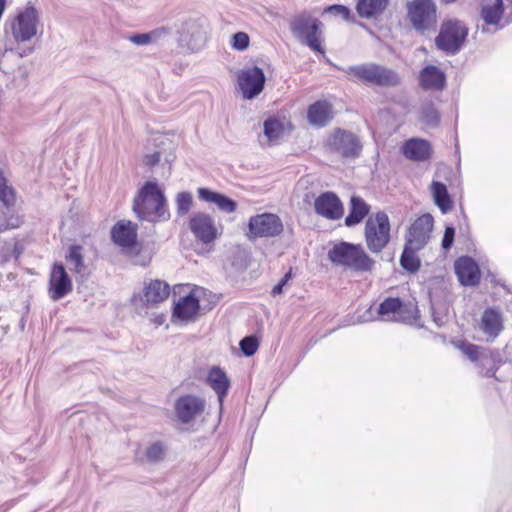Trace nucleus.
Listing matches in <instances>:
<instances>
[{
	"label": "nucleus",
	"mask_w": 512,
	"mask_h": 512,
	"mask_svg": "<svg viewBox=\"0 0 512 512\" xmlns=\"http://www.w3.org/2000/svg\"><path fill=\"white\" fill-rule=\"evenodd\" d=\"M133 210L141 220L165 221L170 217L163 192L155 182H147L134 199Z\"/></svg>",
	"instance_id": "1"
},
{
	"label": "nucleus",
	"mask_w": 512,
	"mask_h": 512,
	"mask_svg": "<svg viewBox=\"0 0 512 512\" xmlns=\"http://www.w3.org/2000/svg\"><path fill=\"white\" fill-rule=\"evenodd\" d=\"M328 258L333 264L355 272L371 271L375 264L361 245L347 242L335 244L329 250Z\"/></svg>",
	"instance_id": "2"
},
{
	"label": "nucleus",
	"mask_w": 512,
	"mask_h": 512,
	"mask_svg": "<svg viewBox=\"0 0 512 512\" xmlns=\"http://www.w3.org/2000/svg\"><path fill=\"white\" fill-rule=\"evenodd\" d=\"M344 71L351 80L369 85L389 87L395 86L400 82L396 72L376 63L349 66Z\"/></svg>",
	"instance_id": "3"
},
{
	"label": "nucleus",
	"mask_w": 512,
	"mask_h": 512,
	"mask_svg": "<svg viewBox=\"0 0 512 512\" xmlns=\"http://www.w3.org/2000/svg\"><path fill=\"white\" fill-rule=\"evenodd\" d=\"M322 23L307 13H302L291 22L293 35L315 52L324 54L322 47Z\"/></svg>",
	"instance_id": "4"
},
{
	"label": "nucleus",
	"mask_w": 512,
	"mask_h": 512,
	"mask_svg": "<svg viewBox=\"0 0 512 512\" xmlns=\"http://www.w3.org/2000/svg\"><path fill=\"white\" fill-rule=\"evenodd\" d=\"M390 221L385 212H377L368 217L365 224V241L372 253H380L390 242Z\"/></svg>",
	"instance_id": "5"
},
{
	"label": "nucleus",
	"mask_w": 512,
	"mask_h": 512,
	"mask_svg": "<svg viewBox=\"0 0 512 512\" xmlns=\"http://www.w3.org/2000/svg\"><path fill=\"white\" fill-rule=\"evenodd\" d=\"M209 26L204 20L190 19L181 24L177 31V42L183 49L196 52L201 50L208 39Z\"/></svg>",
	"instance_id": "6"
},
{
	"label": "nucleus",
	"mask_w": 512,
	"mask_h": 512,
	"mask_svg": "<svg viewBox=\"0 0 512 512\" xmlns=\"http://www.w3.org/2000/svg\"><path fill=\"white\" fill-rule=\"evenodd\" d=\"M408 18L420 32L433 29L437 22V8L432 0H412L407 4Z\"/></svg>",
	"instance_id": "7"
},
{
	"label": "nucleus",
	"mask_w": 512,
	"mask_h": 512,
	"mask_svg": "<svg viewBox=\"0 0 512 512\" xmlns=\"http://www.w3.org/2000/svg\"><path fill=\"white\" fill-rule=\"evenodd\" d=\"M467 28L462 22L449 20L443 23L439 35L435 39L436 46L447 53L459 51L467 36Z\"/></svg>",
	"instance_id": "8"
},
{
	"label": "nucleus",
	"mask_w": 512,
	"mask_h": 512,
	"mask_svg": "<svg viewBox=\"0 0 512 512\" xmlns=\"http://www.w3.org/2000/svg\"><path fill=\"white\" fill-rule=\"evenodd\" d=\"M378 315L383 321L412 323L417 317L415 304L403 303L398 298H387L378 307Z\"/></svg>",
	"instance_id": "9"
},
{
	"label": "nucleus",
	"mask_w": 512,
	"mask_h": 512,
	"mask_svg": "<svg viewBox=\"0 0 512 512\" xmlns=\"http://www.w3.org/2000/svg\"><path fill=\"white\" fill-rule=\"evenodd\" d=\"M265 82L264 70L256 65L244 67L237 75L239 90L246 100L256 98L263 91Z\"/></svg>",
	"instance_id": "10"
},
{
	"label": "nucleus",
	"mask_w": 512,
	"mask_h": 512,
	"mask_svg": "<svg viewBox=\"0 0 512 512\" xmlns=\"http://www.w3.org/2000/svg\"><path fill=\"white\" fill-rule=\"evenodd\" d=\"M39 24V15L37 10L32 7H26L19 12L11 23L12 36L17 42H26L37 34Z\"/></svg>",
	"instance_id": "11"
},
{
	"label": "nucleus",
	"mask_w": 512,
	"mask_h": 512,
	"mask_svg": "<svg viewBox=\"0 0 512 512\" xmlns=\"http://www.w3.org/2000/svg\"><path fill=\"white\" fill-rule=\"evenodd\" d=\"M249 238L275 237L282 233L283 223L273 213L252 216L248 223Z\"/></svg>",
	"instance_id": "12"
},
{
	"label": "nucleus",
	"mask_w": 512,
	"mask_h": 512,
	"mask_svg": "<svg viewBox=\"0 0 512 512\" xmlns=\"http://www.w3.org/2000/svg\"><path fill=\"white\" fill-rule=\"evenodd\" d=\"M434 219L430 214H423L415 219L407 228L405 244L423 249L431 239Z\"/></svg>",
	"instance_id": "13"
},
{
	"label": "nucleus",
	"mask_w": 512,
	"mask_h": 512,
	"mask_svg": "<svg viewBox=\"0 0 512 512\" xmlns=\"http://www.w3.org/2000/svg\"><path fill=\"white\" fill-rule=\"evenodd\" d=\"M188 226L194 237L204 244L214 242L219 236L214 219L204 212L192 214Z\"/></svg>",
	"instance_id": "14"
},
{
	"label": "nucleus",
	"mask_w": 512,
	"mask_h": 512,
	"mask_svg": "<svg viewBox=\"0 0 512 512\" xmlns=\"http://www.w3.org/2000/svg\"><path fill=\"white\" fill-rule=\"evenodd\" d=\"M327 145L344 157H356L362 149L360 140L355 134L341 129L335 130L330 135Z\"/></svg>",
	"instance_id": "15"
},
{
	"label": "nucleus",
	"mask_w": 512,
	"mask_h": 512,
	"mask_svg": "<svg viewBox=\"0 0 512 512\" xmlns=\"http://www.w3.org/2000/svg\"><path fill=\"white\" fill-rule=\"evenodd\" d=\"M73 289L72 280L65 267L56 263L53 265L48 285V294L53 301L60 300L67 296Z\"/></svg>",
	"instance_id": "16"
},
{
	"label": "nucleus",
	"mask_w": 512,
	"mask_h": 512,
	"mask_svg": "<svg viewBox=\"0 0 512 512\" xmlns=\"http://www.w3.org/2000/svg\"><path fill=\"white\" fill-rule=\"evenodd\" d=\"M199 309L197 291L192 290L175 301L172 318L181 322L194 321L199 314Z\"/></svg>",
	"instance_id": "17"
},
{
	"label": "nucleus",
	"mask_w": 512,
	"mask_h": 512,
	"mask_svg": "<svg viewBox=\"0 0 512 512\" xmlns=\"http://www.w3.org/2000/svg\"><path fill=\"white\" fill-rule=\"evenodd\" d=\"M205 406V400L201 397L185 395L177 400L175 411L182 423H190L204 412Z\"/></svg>",
	"instance_id": "18"
},
{
	"label": "nucleus",
	"mask_w": 512,
	"mask_h": 512,
	"mask_svg": "<svg viewBox=\"0 0 512 512\" xmlns=\"http://www.w3.org/2000/svg\"><path fill=\"white\" fill-rule=\"evenodd\" d=\"M317 214L331 220L340 219L343 216V205L338 196L332 192L319 195L314 202Z\"/></svg>",
	"instance_id": "19"
},
{
	"label": "nucleus",
	"mask_w": 512,
	"mask_h": 512,
	"mask_svg": "<svg viewBox=\"0 0 512 512\" xmlns=\"http://www.w3.org/2000/svg\"><path fill=\"white\" fill-rule=\"evenodd\" d=\"M455 273L462 285L473 286L480 280L478 265L470 257H461L455 262Z\"/></svg>",
	"instance_id": "20"
},
{
	"label": "nucleus",
	"mask_w": 512,
	"mask_h": 512,
	"mask_svg": "<svg viewBox=\"0 0 512 512\" xmlns=\"http://www.w3.org/2000/svg\"><path fill=\"white\" fill-rule=\"evenodd\" d=\"M169 294L170 287L167 283L154 280L144 287L143 294L139 297V301L145 306H155L167 299Z\"/></svg>",
	"instance_id": "21"
},
{
	"label": "nucleus",
	"mask_w": 512,
	"mask_h": 512,
	"mask_svg": "<svg viewBox=\"0 0 512 512\" xmlns=\"http://www.w3.org/2000/svg\"><path fill=\"white\" fill-rule=\"evenodd\" d=\"M111 235L117 245L130 248L136 244L137 226L131 221H119L112 228Z\"/></svg>",
	"instance_id": "22"
},
{
	"label": "nucleus",
	"mask_w": 512,
	"mask_h": 512,
	"mask_svg": "<svg viewBox=\"0 0 512 512\" xmlns=\"http://www.w3.org/2000/svg\"><path fill=\"white\" fill-rule=\"evenodd\" d=\"M197 194L200 200L215 204L222 212L233 213L236 211L237 203L224 194L207 188H198Z\"/></svg>",
	"instance_id": "23"
},
{
	"label": "nucleus",
	"mask_w": 512,
	"mask_h": 512,
	"mask_svg": "<svg viewBox=\"0 0 512 512\" xmlns=\"http://www.w3.org/2000/svg\"><path fill=\"white\" fill-rule=\"evenodd\" d=\"M402 152L410 160L424 161L429 158L431 147L426 140L412 138L404 143Z\"/></svg>",
	"instance_id": "24"
},
{
	"label": "nucleus",
	"mask_w": 512,
	"mask_h": 512,
	"mask_svg": "<svg viewBox=\"0 0 512 512\" xmlns=\"http://www.w3.org/2000/svg\"><path fill=\"white\" fill-rule=\"evenodd\" d=\"M207 383L217 394L219 403L222 405L230 387V381L226 373L219 367H212L207 375Z\"/></svg>",
	"instance_id": "25"
},
{
	"label": "nucleus",
	"mask_w": 512,
	"mask_h": 512,
	"mask_svg": "<svg viewBox=\"0 0 512 512\" xmlns=\"http://www.w3.org/2000/svg\"><path fill=\"white\" fill-rule=\"evenodd\" d=\"M308 121L314 126H325L332 119V107L327 101H317L308 109Z\"/></svg>",
	"instance_id": "26"
},
{
	"label": "nucleus",
	"mask_w": 512,
	"mask_h": 512,
	"mask_svg": "<svg viewBox=\"0 0 512 512\" xmlns=\"http://www.w3.org/2000/svg\"><path fill=\"white\" fill-rule=\"evenodd\" d=\"M420 83L424 89L440 90L445 85V74L436 66H427L420 73Z\"/></svg>",
	"instance_id": "27"
},
{
	"label": "nucleus",
	"mask_w": 512,
	"mask_h": 512,
	"mask_svg": "<svg viewBox=\"0 0 512 512\" xmlns=\"http://www.w3.org/2000/svg\"><path fill=\"white\" fill-rule=\"evenodd\" d=\"M481 329L490 340H494L503 329L500 313L493 309L485 310L482 315Z\"/></svg>",
	"instance_id": "28"
},
{
	"label": "nucleus",
	"mask_w": 512,
	"mask_h": 512,
	"mask_svg": "<svg viewBox=\"0 0 512 512\" xmlns=\"http://www.w3.org/2000/svg\"><path fill=\"white\" fill-rule=\"evenodd\" d=\"M388 5V0H358L356 10L361 18L371 19L381 15Z\"/></svg>",
	"instance_id": "29"
},
{
	"label": "nucleus",
	"mask_w": 512,
	"mask_h": 512,
	"mask_svg": "<svg viewBox=\"0 0 512 512\" xmlns=\"http://www.w3.org/2000/svg\"><path fill=\"white\" fill-rule=\"evenodd\" d=\"M369 210V206L363 199L353 196L350 201V212L345 219V224L350 227L360 223L368 215Z\"/></svg>",
	"instance_id": "30"
},
{
	"label": "nucleus",
	"mask_w": 512,
	"mask_h": 512,
	"mask_svg": "<svg viewBox=\"0 0 512 512\" xmlns=\"http://www.w3.org/2000/svg\"><path fill=\"white\" fill-rule=\"evenodd\" d=\"M431 191L435 204L439 207L442 213H447L452 208V201L446 186L441 182L434 181L431 185Z\"/></svg>",
	"instance_id": "31"
},
{
	"label": "nucleus",
	"mask_w": 512,
	"mask_h": 512,
	"mask_svg": "<svg viewBox=\"0 0 512 512\" xmlns=\"http://www.w3.org/2000/svg\"><path fill=\"white\" fill-rule=\"evenodd\" d=\"M263 126L264 136L268 143H276L283 136L285 131V123L274 117L265 120Z\"/></svg>",
	"instance_id": "32"
},
{
	"label": "nucleus",
	"mask_w": 512,
	"mask_h": 512,
	"mask_svg": "<svg viewBox=\"0 0 512 512\" xmlns=\"http://www.w3.org/2000/svg\"><path fill=\"white\" fill-rule=\"evenodd\" d=\"M503 13V0H494L482 7L481 15L488 25H498Z\"/></svg>",
	"instance_id": "33"
},
{
	"label": "nucleus",
	"mask_w": 512,
	"mask_h": 512,
	"mask_svg": "<svg viewBox=\"0 0 512 512\" xmlns=\"http://www.w3.org/2000/svg\"><path fill=\"white\" fill-rule=\"evenodd\" d=\"M420 250V248L410 247L408 244L404 245V250L400 258V264L408 272L414 273L419 270L420 259L416 253Z\"/></svg>",
	"instance_id": "34"
},
{
	"label": "nucleus",
	"mask_w": 512,
	"mask_h": 512,
	"mask_svg": "<svg viewBox=\"0 0 512 512\" xmlns=\"http://www.w3.org/2000/svg\"><path fill=\"white\" fill-rule=\"evenodd\" d=\"M21 253L22 249L16 240H0V266L5 265L12 259L17 260Z\"/></svg>",
	"instance_id": "35"
},
{
	"label": "nucleus",
	"mask_w": 512,
	"mask_h": 512,
	"mask_svg": "<svg viewBox=\"0 0 512 512\" xmlns=\"http://www.w3.org/2000/svg\"><path fill=\"white\" fill-rule=\"evenodd\" d=\"M66 260L70 266V269L73 270L75 273H82L83 270L85 269L82 255V247L79 245H72L69 248Z\"/></svg>",
	"instance_id": "36"
},
{
	"label": "nucleus",
	"mask_w": 512,
	"mask_h": 512,
	"mask_svg": "<svg viewBox=\"0 0 512 512\" xmlns=\"http://www.w3.org/2000/svg\"><path fill=\"white\" fill-rule=\"evenodd\" d=\"M0 201L6 206L9 214L14 213L11 207L15 203V194L13 189L7 184V180L0 173Z\"/></svg>",
	"instance_id": "37"
},
{
	"label": "nucleus",
	"mask_w": 512,
	"mask_h": 512,
	"mask_svg": "<svg viewBox=\"0 0 512 512\" xmlns=\"http://www.w3.org/2000/svg\"><path fill=\"white\" fill-rule=\"evenodd\" d=\"M193 204V198L189 192H180L176 197L177 214L180 216L186 215Z\"/></svg>",
	"instance_id": "38"
},
{
	"label": "nucleus",
	"mask_w": 512,
	"mask_h": 512,
	"mask_svg": "<svg viewBox=\"0 0 512 512\" xmlns=\"http://www.w3.org/2000/svg\"><path fill=\"white\" fill-rule=\"evenodd\" d=\"M165 456V447L161 442H154L146 449V458L150 462H159Z\"/></svg>",
	"instance_id": "39"
},
{
	"label": "nucleus",
	"mask_w": 512,
	"mask_h": 512,
	"mask_svg": "<svg viewBox=\"0 0 512 512\" xmlns=\"http://www.w3.org/2000/svg\"><path fill=\"white\" fill-rule=\"evenodd\" d=\"M22 224V218L16 214L5 212L3 214V220H0V233L9 229L18 228Z\"/></svg>",
	"instance_id": "40"
},
{
	"label": "nucleus",
	"mask_w": 512,
	"mask_h": 512,
	"mask_svg": "<svg viewBox=\"0 0 512 512\" xmlns=\"http://www.w3.org/2000/svg\"><path fill=\"white\" fill-rule=\"evenodd\" d=\"M231 47L237 51H245L250 44V38L245 32H237L231 37Z\"/></svg>",
	"instance_id": "41"
},
{
	"label": "nucleus",
	"mask_w": 512,
	"mask_h": 512,
	"mask_svg": "<svg viewBox=\"0 0 512 512\" xmlns=\"http://www.w3.org/2000/svg\"><path fill=\"white\" fill-rule=\"evenodd\" d=\"M259 343L256 337L248 336L240 341V349L245 356H252L256 353Z\"/></svg>",
	"instance_id": "42"
},
{
	"label": "nucleus",
	"mask_w": 512,
	"mask_h": 512,
	"mask_svg": "<svg viewBox=\"0 0 512 512\" xmlns=\"http://www.w3.org/2000/svg\"><path fill=\"white\" fill-rule=\"evenodd\" d=\"M459 348L471 361L478 360L481 357L483 351V349L479 346L470 343H463L459 346Z\"/></svg>",
	"instance_id": "43"
},
{
	"label": "nucleus",
	"mask_w": 512,
	"mask_h": 512,
	"mask_svg": "<svg viewBox=\"0 0 512 512\" xmlns=\"http://www.w3.org/2000/svg\"><path fill=\"white\" fill-rule=\"evenodd\" d=\"M421 119L427 125L435 126L439 121V115L433 107L429 106L422 110Z\"/></svg>",
	"instance_id": "44"
},
{
	"label": "nucleus",
	"mask_w": 512,
	"mask_h": 512,
	"mask_svg": "<svg viewBox=\"0 0 512 512\" xmlns=\"http://www.w3.org/2000/svg\"><path fill=\"white\" fill-rule=\"evenodd\" d=\"M326 13H331L336 16L342 17L344 20H349L350 9L343 5H331L325 9Z\"/></svg>",
	"instance_id": "45"
},
{
	"label": "nucleus",
	"mask_w": 512,
	"mask_h": 512,
	"mask_svg": "<svg viewBox=\"0 0 512 512\" xmlns=\"http://www.w3.org/2000/svg\"><path fill=\"white\" fill-rule=\"evenodd\" d=\"M170 32L165 27H160L149 32L152 43H159L169 36Z\"/></svg>",
	"instance_id": "46"
},
{
	"label": "nucleus",
	"mask_w": 512,
	"mask_h": 512,
	"mask_svg": "<svg viewBox=\"0 0 512 512\" xmlns=\"http://www.w3.org/2000/svg\"><path fill=\"white\" fill-rule=\"evenodd\" d=\"M129 40L135 45L143 46L152 44L151 37L148 33L134 34L129 37Z\"/></svg>",
	"instance_id": "47"
},
{
	"label": "nucleus",
	"mask_w": 512,
	"mask_h": 512,
	"mask_svg": "<svg viewBox=\"0 0 512 512\" xmlns=\"http://www.w3.org/2000/svg\"><path fill=\"white\" fill-rule=\"evenodd\" d=\"M455 229L453 227H446L444 236L442 239V248L448 250L454 241Z\"/></svg>",
	"instance_id": "48"
},
{
	"label": "nucleus",
	"mask_w": 512,
	"mask_h": 512,
	"mask_svg": "<svg viewBox=\"0 0 512 512\" xmlns=\"http://www.w3.org/2000/svg\"><path fill=\"white\" fill-rule=\"evenodd\" d=\"M159 161H160L159 152H154V153L146 155L144 157V163H145V165H148V166H153L156 163H158Z\"/></svg>",
	"instance_id": "49"
},
{
	"label": "nucleus",
	"mask_w": 512,
	"mask_h": 512,
	"mask_svg": "<svg viewBox=\"0 0 512 512\" xmlns=\"http://www.w3.org/2000/svg\"><path fill=\"white\" fill-rule=\"evenodd\" d=\"M291 279V272H288L284 275V277L279 282L280 285L284 288V286L287 284V282Z\"/></svg>",
	"instance_id": "50"
},
{
	"label": "nucleus",
	"mask_w": 512,
	"mask_h": 512,
	"mask_svg": "<svg viewBox=\"0 0 512 512\" xmlns=\"http://www.w3.org/2000/svg\"><path fill=\"white\" fill-rule=\"evenodd\" d=\"M282 292H283V287L279 283L276 286H274V288L272 289V295L282 294Z\"/></svg>",
	"instance_id": "51"
}]
</instances>
